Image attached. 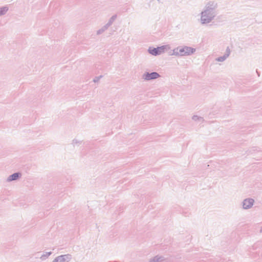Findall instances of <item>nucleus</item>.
Instances as JSON below:
<instances>
[{
  "mask_svg": "<svg viewBox=\"0 0 262 262\" xmlns=\"http://www.w3.org/2000/svg\"><path fill=\"white\" fill-rule=\"evenodd\" d=\"M217 8V4L213 1L209 2L205 7L203 11L209 13L214 17L216 15V9Z\"/></svg>",
  "mask_w": 262,
  "mask_h": 262,
  "instance_id": "7ed1b4c3",
  "label": "nucleus"
},
{
  "mask_svg": "<svg viewBox=\"0 0 262 262\" xmlns=\"http://www.w3.org/2000/svg\"><path fill=\"white\" fill-rule=\"evenodd\" d=\"M9 8L7 6L0 7V16L5 15L8 11Z\"/></svg>",
  "mask_w": 262,
  "mask_h": 262,
  "instance_id": "9d476101",
  "label": "nucleus"
},
{
  "mask_svg": "<svg viewBox=\"0 0 262 262\" xmlns=\"http://www.w3.org/2000/svg\"><path fill=\"white\" fill-rule=\"evenodd\" d=\"M215 17L212 15L209 14V13L206 12L202 11L201 12V17L200 21L202 24H207L210 23Z\"/></svg>",
  "mask_w": 262,
  "mask_h": 262,
  "instance_id": "20e7f679",
  "label": "nucleus"
},
{
  "mask_svg": "<svg viewBox=\"0 0 262 262\" xmlns=\"http://www.w3.org/2000/svg\"><path fill=\"white\" fill-rule=\"evenodd\" d=\"M164 260V257L162 256L157 255L149 259L148 262H162Z\"/></svg>",
  "mask_w": 262,
  "mask_h": 262,
  "instance_id": "1a4fd4ad",
  "label": "nucleus"
},
{
  "mask_svg": "<svg viewBox=\"0 0 262 262\" xmlns=\"http://www.w3.org/2000/svg\"><path fill=\"white\" fill-rule=\"evenodd\" d=\"M172 51L171 55L176 56H188L194 53L195 51V49L188 46H184L183 47H178L174 48Z\"/></svg>",
  "mask_w": 262,
  "mask_h": 262,
  "instance_id": "f257e3e1",
  "label": "nucleus"
},
{
  "mask_svg": "<svg viewBox=\"0 0 262 262\" xmlns=\"http://www.w3.org/2000/svg\"><path fill=\"white\" fill-rule=\"evenodd\" d=\"M116 18H117V15L116 14L113 15L110 18V19H109L108 23L106 24V25L108 27H109L110 26H111L112 25V24L116 20Z\"/></svg>",
  "mask_w": 262,
  "mask_h": 262,
  "instance_id": "9b49d317",
  "label": "nucleus"
},
{
  "mask_svg": "<svg viewBox=\"0 0 262 262\" xmlns=\"http://www.w3.org/2000/svg\"><path fill=\"white\" fill-rule=\"evenodd\" d=\"M72 258V255L70 254L61 255L56 257L53 262H69Z\"/></svg>",
  "mask_w": 262,
  "mask_h": 262,
  "instance_id": "0eeeda50",
  "label": "nucleus"
},
{
  "mask_svg": "<svg viewBox=\"0 0 262 262\" xmlns=\"http://www.w3.org/2000/svg\"><path fill=\"white\" fill-rule=\"evenodd\" d=\"M230 54V50L229 48L228 47L226 50V53H225V55L228 58Z\"/></svg>",
  "mask_w": 262,
  "mask_h": 262,
  "instance_id": "dca6fc26",
  "label": "nucleus"
},
{
  "mask_svg": "<svg viewBox=\"0 0 262 262\" xmlns=\"http://www.w3.org/2000/svg\"><path fill=\"white\" fill-rule=\"evenodd\" d=\"M159 3L161 2V0H157Z\"/></svg>",
  "mask_w": 262,
  "mask_h": 262,
  "instance_id": "412c9836",
  "label": "nucleus"
},
{
  "mask_svg": "<svg viewBox=\"0 0 262 262\" xmlns=\"http://www.w3.org/2000/svg\"><path fill=\"white\" fill-rule=\"evenodd\" d=\"M255 201L252 198H246L242 202L243 208L245 210H248L251 208L254 205Z\"/></svg>",
  "mask_w": 262,
  "mask_h": 262,
  "instance_id": "423d86ee",
  "label": "nucleus"
},
{
  "mask_svg": "<svg viewBox=\"0 0 262 262\" xmlns=\"http://www.w3.org/2000/svg\"><path fill=\"white\" fill-rule=\"evenodd\" d=\"M192 119L194 120V121H200V122H202L203 121V118L201 117H199L198 116H196V115H194L193 117H192Z\"/></svg>",
  "mask_w": 262,
  "mask_h": 262,
  "instance_id": "2eb2a0df",
  "label": "nucleus"
},
{
  "mask_svg": "<svg viewBox=\"0 0 262 262\" xmlns=\"http://www.w3.org/2000/svg\"><path fill=\"white\" fill-rule=\"evenodd\" d=\"M108 27L105 25L104 26H103L101 29H99L97 31V35H100L101 34H102V33H103L105 30H106L107 29H108Z\"/></svg>",
  "mask_w": 262,
  "mask_h": 262,
  "instance_id": "ddd939ff",
  "label": "nucleus"
},
{
  "mask_svg": "<svg viewBox=\"0 0 262 262\" xmlns=\"http://www.w3.org/2000/svg\"><path fill=\"white\" fill-rule=\"evenodd\" d=\"M170 48L169 45H163L157 48L150 47L148 49V52L152 55L158 56L168 51Z\"/></svg>",
  "mask_w": 262,
  "mask_h": 262,
  "instance_id": "f03ea898",
  "label": "nucleus"
},
{
  "mask_svg": "<svg viewBox=\"0 0 262 262\" xmlns=\"http://www.w3.org/2000/svg\"><path fill=\"white\" fill-rule=\"evenodd\" d=\"M260 233H262V227H261L260 229Z\"/></svg>",
  "mask_w": 262,
  "mask_h": 262,
  "instance_id": "aec40b11",
  "label": "nucleus"
},
{
  "mask_svg": "<svg viewBox=\"0 0 262 262\" xmlns=\"http://www.w3.org/2000/svg\"><path fill=\"white\" fill-rule=\"evenodd\" d=\"M102 76H99V77H95V78L93 80V81L94 82H97L100 79V78Z\"/></svg>",
  "mask_w": 262,
  "mask_h": 262,
  "instance_id": "a211bd4d",
  "label": "nucleus"
},
{
  "mask_svg": "<svg viewBox=\"0 0 262 262\" xmlns=\"http://www.w3.org/2000/svg\"><path fill=\"white\" fill-rule=\"evenodd\" d=\"M256 73H257L258 76H260V73L259 72H258L257 70H256Z\"/></svg>",
  "mask_w": 262,
  "mask_h": 262,
  "instance_id": "6ab92c4d",
  "label": "nucleus"
},
{
  "mask_svg": "<svg viewBox=\"0 0 262 262\" xmlns=\"http://www.w3.org/2000/svg\"><path fill=\"white\" fill-rule=\"evenodd\" d=\"M227 58V57L226 56V55L224 54L223 56H220V57H219L217 58H216L215 59V60L217 61H219V62H223L224 61H225L226 59Z\"/></svg>",
  "mask_w": 262,
  "mask_h": 262,
  "instance_id": "4468645a",
  "label": "nucleus"
},
{
  "mask_svg": "<svg viewBox=\"0 0 262 262\" xmlns=\"http://www.w3.org/2000/svg\"><path fill=\"white\" fill-rule=\"evenodd\" d=\"M52 252H45V253H44L43 254H42L41 256L40 259L42 260H44L46 259L49 256H50L52 254Z\"/></svg>",
  "mask_w": 262,
  "mask_h": 262,
  "instance_id": "f8f14e48",
  "label": "nucleus"
},
{
  "mask_svg": "<svg viewBox=\"0 0 262 262\" xmlns=\"http://www.w3.org/2000/svg\"><path fill=\"white\" fill-rule=\"evenodd\" d=\"M21 176V173L18 172H15L12 174H11L10 176H9L7 179V182H11V181H16L17 180H18Z\"/></svg>",
  "mask_w": 262,
  "mask_h": 262,
  "instance_id": "6e6552de",
  "label": "nucleus"
},
{
  "mask_svg": "<svg viewBox=\"0 0 262 262\" xmlns=\"http://www.w3.org/2000/svg\"><path fill=\"white\" fill-rule=\"evenodd\" d=\"M160 77V75L156 72H152L151 73L146 72L142 75V78L146 81L156 79Z\"/></svg>",
  "mask_w": 262,
  "mask_h": 262,
  "instance_id": "39448f33",
  "label": "nucleus"
},
{
  "mask_svg": "<svg viewBox=\"0 0 262 262\" xmlns=\"http://www.w3.org/2000/svg\"><path fill=\"white\" fill-rule=\"evenodd\" d=\"M80 143V141H78L77 139H74L73 140V142H72V144L74 145H77V144H78Z\"/></svg>",
  "mask_w": 262,
  "mask_h": 262,
  "instance_id": "f3484780",
  "label": "nucleus"
}]
</instances>
